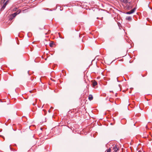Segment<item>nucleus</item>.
Segmentation results:
<instances>
[{"mask_svg":"<svg viewBox=\"0 0 152 152\" xmlns=\"http://www.w3.org/2000/svg\"><path fill=\"white\" fill-rule=\"evenodd\" d=\"M136 10V8H134L132 10H131L127 12L126 14H130L134 13Z\"/></svg>","mask_w":152,"mask_h":152,"instance_id":"f257e3e1","label":"nucleus"},{"mask_svg":"<svg viewBox=\"0 0 152 152\" xmlns=\"http://www.w3.org/2000/svg\"><path fill=\"white\" fill-rule=\"evenodd\" d=\"M113 150H114L113 152H116L118 150V148L116 145H115L113 148Z\"/></svg>","mask_w":152,"mask_h":152,"instance_id":"f03ea898","label":"nucleus"},{"mask_svg":"<svg viewBox=\"0 0 152 152\" xmlns=\"http://www.w3.org/2000/svg\"><path fill=\"white\" fill-rule=\"evenodd\" d=\"M93 99V97L91 95H89L88 96V99L90 100H91Z\"/></svg>","mask_w":152,"mask_h":152,"instance_id":"7ed1b4c3","label":"nucleus"},{"mask_svg":"<svg viewBox=\"0 0 152 152\" xmlns=\"http://www.w3.org/2000/svg\"><path fill=\"white\" fill-rule=\"evenodd\" d=\"M97 84V82L96 81H94L93 83V86L94 87Z\"/></svg>","mask_w":152,"mask_h":152,"instance_id":"20e7f679","label":"nucleus"},{"mask_svg":"<svg viewBox=\"0 0 152 152\" xmlns=\"http://www.w3.org/2000/svg\"><path fill=\"white\" fill-rule=\"evenodd\" d=\"M6 6V4H4L1 9V10H3L5 8Z\"/></svg>","mask_w":152,"mask_h":152,"instance_id":"39448f33","label":"nucleus"},{"mask_svg":"<svg viewBox=\"0 0 152 152\" xmlns=\"http://www.w3.org/2000/svg\"><path fill=\"white\" fill-rule=\"evenodd\" d=\"M123 3L126 4L128 2V0H121Z\"/></svg>","mask_w":152,"mask_h":152,"instance_id":"423d86ee","label":"nucleus"},{"mask_svg":"<svg viewBox=\"0 0 152 152\" xmlns=\"http://www.w3.org/2000/svg\"><path fill=\"white\" fill-rule=\"evenodd\" d=\"M19 13H17V12H15V13H13V14H12V16H13V17H15L16 16V15H17L18 14H19Z\"/></svg>","mask_w":152,"mask_h":152,"instance_id":"0eeeda50","label":"nucleus"},{"mask_svg":"<svg viewBox=\"0 0 152 152\" xmlns=\"http://www.w3.org/2000/svg\"><path fill=\"white\" fill-rule=\"evenodd\" d=\"M126 19L130 21L131 20L132 18L130 17H128L126 18Z\"/></svg>","mask_w":152,"mask_h":152,"instance_id":"6e6552de","label":"nucleus"},{"mask_svg":"<svg viewBox=\"0 0 152 152\" xmlns=\"http://www.w3.org/2000/svg\"><path fill=\"white\" fill-rule=\"evenodd\" d=\"M53 43H50V46L51 47H52L53 46Z\"/></svg>","mask_w":152,"mask_h":152,"instance_id":"1a4fd4ad","label":"nucleus"},{"mask_svg":"<svg viewBox=\"0 0 152 152\" xmlns=\"http://www.w3.org/2000/svg\"><path fill=\"white\" fill-rule=\"evenodd\" d=\"M111 152V149L110 148L107 151V152Z\"/></svg>","mask_w":152,"mask_h":152,"instance_id":"9d476101","label":"nucleus"},{"mask_svg":"<svg viewBox=\"0 0 152 152\" xmlns=\"http://www.w3.org/2000/svg\"><path fill=\"white\" fill-rule=\"evenodd\" d=\"M8 3V1H7L5 2V3L4 4H6V5H7V4Z\"/></svg>","mask_w":152,"mask_h":152,"instance_id":"9b49d317","label":"nucleus"},{"mask_svg":"<svg viewBox=\"0 0 152 152\" xmlns=\"http://www.w3.org/2000/svg\"><path fill=\"white\" fill-rule=\"evenodd\" d=\"M35 104H35V103H33V105H35Z\"/></svg>","mask_w":152,"mask_h":152,"instance_id":"f8f14e48","label":"nucleus"},{"mask_svg":"<svg viewBox=\"0 0 152 152\" xmlns=\"http://www.w3.org/2000/svg\"><path fill=\"white\" fill-rule=\"evenodd\" d=\"M129 7V5L128 6V7H127V8H128Z\"/></svg>","mask_w":152,"mask_h":152,"instance_id":"ddd939ff","label":"nucleus"}]
</instances>
